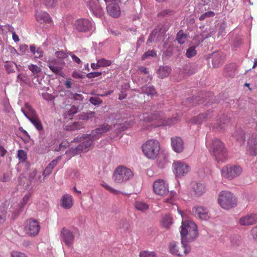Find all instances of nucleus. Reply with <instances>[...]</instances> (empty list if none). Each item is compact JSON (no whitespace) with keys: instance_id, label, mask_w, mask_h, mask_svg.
I'll return each mask as SVG.
<instances>
[{"instance_id":"obj_24","label":"nucleus","mask_w":257,"mask_h":257,"mask_svg":"<svg viewBox=\"0 0 257 257\" xmlns=\"http://www.w3.org/2000/svg\"><path fill=\"white\" fill-rule=\"evenodd\" d=\"M90 10L93 14L97 17H100L103 14V11L98 5H94L90 4Z\"/></svg>"},{"instance_id":"obj_60","label":"nucleus","mask_w":257,"mask_h":257,"mask_svg":"<svg viewBox=\"0 0 257 257\" xmlns=\"http://www.w3.org/2000/svg\"><path fill=\"white\" fill-rule=\"evenodd\" d=\"M37 49V48L34 45H32L30 46V50L34 55H36V51Z\"/></svg>"},{"instance_id":"obj_34","label":"nucleus","mask_w":257,"mask_h":257,"mask_svg":"<svg viewBox=\"0 0 257 257\" xmlns=\"http://www.w3.org/2000/svg\"><path fill=\"white\" fill-rule=\"evenodd\" d=\"M18 158L21 162H24L27 158V154L25 151L20 150L18 151Z\"/></svg>"},{"instance_id":"obj_30","label":"nucleus","mask_w":257,"mask_h":257,"mask_svg":"<svg viewBox=\"0 0 257 257\" xmlns=\"http://www.w3.org/2000/svg\"><path fill=\"white\" fill-rule=\"evenodd\" d=\"M28 68L34 75L37 76L41 71V69L36 65L30 64L28 65Z\"/></svg>"},{"instance_id":"obj_26","label":"nucleus","mask_w":257,"mask_h":257,"mask_svg":"<svg viewBox=\"0 0 257 257\" xmlns=\"http://www.w3.org/2000/svg\"><path fill=\"white\" fill-rule=\"evenodd\" d=\"M161 223L164 227L169 228L173 223L172 218L170 215L165 214L162 217Z\"/></svg>"},{"instance_id":"obj_18","label":"nucleus","mask_w":257,"mask_h":257,"mask_svg":"<svg viewBox=\"0 0 257 257\" xmlns=\"http://www.w3.org/2000/svg\"><path fill=\"white\" fill-rule=\"evenodd\" d=\"M257 221V214H247L241 217L238 221L240 225L246 226L254 224Z\"/></svg>"},{"instance_id":"obj_49","label":"nucleus","mask_w":257,"mask_h":257,"mask_svg":"<svg viewBox=\"0 0 257 257\" xmlns=\"http://www.w3.org/2000/svg\"><path fill=\"white\" fill-rule=\"evenodd\" d=\"M19 50L22 54H24L28 51V46L25 44L20 45Z\"/></svg>"},{"instance_id":"obj_4","label":"nucleus","mask_w":257,"mask_h":257,"mask_svg":"<svg viewBox=\"0 0 257 257\" xmlns=\"http://www.w3.org/2000/svg\"><path fill=\"white\" fill-rule=\"evenodd\" d=\"M142 151L147 158L154 160L157 158L159 154L160 151V143L156 140H148L143 145Z\"/></svg>"},{"instance_id":"obj_47","label":"nucleus","mask_w":257,"mask_h":257,"mask_svg":"<svg viewBox=\"0 0 257 257\" xmlns=\"http://www.w3.org/2000/svg\"><path fill=\"white\" fill-rule=\"evenodd\" d=\"M102 73L101 72H91L87 74V77L88 78H92L96 77H98L101 75Z\"/></svg>"},{"instance_id":"obj_7","label":"nucleus","mask_w":257,"mask_h":257,"mask_svg":"<svg viewBox=\"0 0 257 257\" xmlns=\"http://www.w3.org/2000/svg\"><path fill=\"white\" fill-rule=\"evenodd\" d=\"M169 249L173 254L178 256H184L190 252L191 247L186 242H185V244L181 243L180 245L175 241H172L169 244Z\"/></svg>"},{"instance_id":"obj_25","label":"nucleus","mask_w":257,"mask_h":257,"mask_svg":"<svg viewBox=\"0 0 257 257\" xmlns=\"http://www.w3.org/2000/svg\"><path fill=\"white\" fill-rule=\"evenodd\" d=\"M171 72V68L168 66L160 67L158 71V76L161 78H164L168 76Z\"/></svg>"},{"instance_id":"obj_48","label":"nucleus","mask_w":257,"mask_h":257,"mask_svg":"<svg viewBox=\"0 0 257 257\" xmlns=\"http://www.w3.org/2000/svg\"><path fill=\"white\" fill-rule=\"evenodd\" d=\"M6 213L5 210H2L0 211V224L3 223L6 220Z\"/></svg>"},{"instance_id":"obj_50","label":"nucleus","mask_w":257,"mask_h":257,"mask_svg":"<svg viewBox=\"0 0 257 257\" xmlns=\"http://www.w3.org/2000/svg\"><path fill=\"white\" fill-rule=\"evenodd\" d=\"M69 55H70L72 60L74 62H75V63H76L77 64H80L81 62L80 59L78 57H77L76 55L73 54L72 52H70L69 53Z\"/></svg>"},{"instance_id":"obj_45","label":"nucleus","mask_w":257,"mask_h":257,"mask_svg":"<svg viewBox=\"0 0 257 257\" xmlns=\"http://www.w3.org/2000/svg\"><path fill=\"white\" fill-rule=\"evenodd\" d=\"M61 157L59 156L56 159L53 160L48 166V167L53 169V168L57 164L58 162L61 160Z\"/></svg>"},{"instance_id":"obj_29","label":"nucleus","mask_w":257,"mask_h":257,"mask_svg":"<svg viewBox=\"0 0 257 257\" xmlns=\"http://www.w3.org/2000/svg\"><path fill=\"white\" fill-rule=\"evenodd\" d=\"M142 90L143 93H146L148 95H153L156 93V91L154 87L150 85L143 87Z\"/></svg>"},{"instance_id":"obj_13","label":"nucleus","mask_w":257,"mask_h":257,"mask_svg":"<svg viewBox=\"0 0 257 257\" xmlns=\"http://www.w3.org/2000/svg\"><path fill=\"white\" fill-rule=\"evenodd\" d=\"M47 65L54 73L61 75L62 70L65 65V62L63 60L49 59L47 61Z\"/></svg>"},{"instance_id":"obj_36","label":"nucleus","mask_w":257,"mask_h":257,"mask_svg":"<svg viewBox=\"0 0 257 257\" xmlns=\"http://www.w3.org/2000/svg\"><path fill=\"white\" fill-rule=\"evenodd\" d=\"M156 253L154 251H142L140 253V257H155Z\"/></svg>"},{"instance_id":"obj_41","label":"nucleus","mask_w":257,"mask_h":257,"mask_svg":"<svg viewBox=\"0 0 257 257\" xmlns=\"http://www.w3.org/2000/svg\"><path fill=\"white\" fill-rule=\"evenodd\" d=\"M11 257H28L25 253L13 251L11 253Z\"/></svg>"},{"instance_id":"obj_58","label":"nucleus","mask_w":257,"mask_h":257,"mask_svg":"<svg viewBox=\"0 0 257 257\" xmlns=\"http://www.w3.org/2000/svg\"><path fill=\"white\" fill-rule=\"evenodd\" d=\"M91 67L93 69H97L98 68H99V66H98V61H97V63H91Z\"/></svg>"},{"instance_id":"obj_43","label":"nucleus","mask_w":257,"mask_h":257,"mask_svg":"<svg viewBox=\"0 0 257 257\" xmlns=\"http://www.w3.org/2000/svg\"><path fill=\"white\" fill-rule=\"evenodd\" d=\"M208 117L207 115H205L204 114H200L197 117L195 122L196 123H200Z\"/></svg>"},{"instance_id":"obj_10","label":"nucleus","mask_w":257,"mask_h":257,"mask_svg":"<svg viewBox=\"0 0 257 257\" xmlns=\"http://www.w3.org/2000/svg\"><path fill=\"white\" fill-rule=\"evenodd\" d=\"M153 191L158 195L164 196L169 193V185L163 179H158L153 184Z\"/></svg>"},{"instance_id":"obj_38","label":"nucleus","mask_w":257,"mask_h":257,"mask_svg":"<svg viewBox=\"0 0 257 257\" xmlns=\"http://www.w3.org/2000/svg\"><path fill=\"white\" fill-rule=\"evenodd\" d=\"M43 2L47 7L53 8L56 5L57 0H43Z\"/></svg>"},{"instance_id":"obj_1","label":"nucleus","mask_w":257,"mask_h":257,"mask_svg":"<svg viewBox=\"0 0 257 257\" xmlns=\"http://www.w3.org/2000/svg\"><path fill=\"white\" fill-rule=\"evenodd\" d=\"M110 129L107 124H103L99 127L93 131L90 135H84L80 138H75L74 142L79 143L75 148L72 147L66 152V155L69 159L71 157L82 152H87L91 149L93 141L99 138V135L105 133Z\"/></svg>"},{"instance_id":"obj_19","label":"nucleus","mask_w":257,"mask_h":257,"mask_svg":"<svg viewBox=\"0 0 257 257\" xmlns=\"http://www.w3.org/2000/svg\"><path fill=\"white\" fill-rule=\"evenodd\" d=\"M195 216L201 220H207L209 218L208 210L202 206H197L193 208Z\"/></svg>"},{"instance_id":"obj_16","label":"nucleus","mask_w":257,"mask_h":257,"mask_svg":"<svg viewBox=\"0 0 257 257\" xmlns=\"http://www.w3.org/2000/svg\"><path fill=\"white\" fill-rule=\"evenodd\" d=\"M92 26V23L87 19H81L77 20L74 25V28L79 32L89 31Z\"/></svg>"},{"instance_id":"obj_42","label":"nucleus","mask_w":257,"mask_h":257,"mask_svg":"<svg viewBox=\"0 0 257 257\" xmlns=\"http://www.w3.org/2000/svg\"><path fill=\"white\" fill-rule=\"evenodd\" d=\"M238 132L234 134V137L236 138V140L238 141H243L244 140V134L242 131H239V135H237Z\"/></svg>"},{"instance_id":"obj_57","label":"nucleus","mask_w":257,"mask_h":257,"mask_svg":"<svg viewBox=\"0 0 257 257\" xmlns=\"http://www.w3.org/2000/svg\"><path fill=\"white\" fill-rule=\"evenodd\" d=\"M6 153V150L2 146H0V156L3 157Z\"/></svg>"},{"instance_id":"obj_64","label":"nucleus","mask_w":257,"mask_h":257,"mask_svg":"<svg viewBox=\"0 0 257 257\" xmlns=\"http://www.w3.org/2000/svg\"><path fill=\"white\" fill-rule=\"evenodd\" d=\"M125 97V94H122L121 95H119V99L122 100L124 99Z\"/></svg>"},{"instance_id":"obj_5","label":"nucleus","mask_w":257,"mask_h":257,"mask_svg":"<svg viewBox=\"0 0 257 257\" xmlns=\"http://www.w3.org/2000/svg\"><path fill=\"white\" fill-rule=\"evenodd\" d=\"M218 202L221 208L228 210L236 205L237 200L230 192L222 191L218 195Z\"/></svg>"},{"instance_id":"obj_59","label":"nucleus","mask_w":257,"mask_h":257,"mask_svg":"<svg viewBox=\"0 0 257 257\" xmlns=\"http://www.w3.org/2000/svg\"><path fill=\"white\" fill-rule=\"evenodd\" d=\"M13 39L16 42L19 41V37L15 33H13Z\"/></svg>"},{"instance_id":"obj_56","label":"nucleus","mask_w":257,"mask_h":257,"mask_svg":"<svg viewBox=\"0 0 257 257\" xmlns=\"http://www.w3.org/2000/svg\"><path fill=\"white\" fill-rule=\"evenodd\" d=\"M77 112V109L75 106H72L71 110L68 111V115L71 116L72 114L76 113Z\"/></svg>"},{"instance_id":"obj_40","label":"nucleus","mask_w":257,"mask_h":257,"mask_svg":"<svg viewBox=\"0 0 257 257\" xmlns=\"http://www.w3.org/2000/svg\"><path fill=\"white\" fill-rule=\"evenodd\" d=\"M214 13L212 11L206 12L202 14L199 18L200 20H203L207 17H212L214 16Z\"/></svg>"},{"instance_id":"obj_46","label":"nucleus","mask_w":257,"mask_h":257,"mask_svg":"<svg viewBox=\"0 0 257 257\" xmlns=\"http://www.w3.org/2000/svg\"><path fill=\"white\" fill-rule=\"evenodd\" d=\"M90 102L94 105H98L101 103V100L98 97H91L89 99Z\"/></svg>"},{"instance_id":"obj_12","label":"nucleus","mask_w":257,"mask_h":257,"mask_svg":"<svg viewBox=\"0 0 257 257\" xmlns=\"http://www.w3.org/2000/svg\"><path fill=\"white\" fill-rule=\"evenodd\" d=\"M28 108L29 109V112L28 113H26L23 110H22L24 114L26 117L30 121V122L35 126L37 130H38L39 131H42L43 130V126L38 116V115L36 114L34 110L32 108L29 107Z\"/></svg>"},{"instance_id":"obj_51","label":"nucleus","mask_w":257,"mask_h":257,"mask_svg":"<svg viewBox=\"0 0 257 257\" xmlns=\"http://www.w3.org/2000/svg\"><path fill=\"white\" fill-rule=\"evenodd\" d=\"M72 76L75 78H83V75L79 72L75 70L72 74Z\"/></svg>"},{"instance_id":"obj_32","label":"nucleus","mask_w":257,"mask_h":257,"mask_svg":"<svg viewBox=\"0 0 257 257\" xmlns=\"http://www.w3.org/2000/svg\"><path fill=\"white\" fill-rule=\"evenodd\" d=\"M186 38V35L181 31L177 33L176 40L179 44H182L184 43Z\"/></svg>"},{"instance_id":"obj_8","label":"nucleus","mask_w":257,"mask_h":257,"mask_svg":"<svg viewBox=\"0 0 257 257\" xmlns=\"http://www.w3.org/2000/svg\"><path fill=\"white\" fill-rule=\"evenodd\" d=\"M172 168L175 176L178 178L184 177L191 170L190 166L181 160L174 161L172 164Z\"/></svg>"},{"instance_id":"obj_11","label":"nucleus","mask_w":257,"mask_h":257,"mask_svg":"<svg viewBox=\"0 0 257 257\" xmlns=\"http://www.w3.org/2000/svg\"><path fill=\"white\" fill-rule=\"evenodd\" d=\"M107 5L108 14L111 17L116 18L119 16L120 10L118 6V0H104Z\"/></svg>"},{"instance_id":"obj_53","label":"nucleus","mask_w":257,"mask_h":257,"mask_svg":"<svg viewBox=\"0 0 257 257\" xmlns=\"http://www.w3.org/2000/svg\"><path fill=\"white\" fill-rule=\"evenodd\" d=\"M52 169H51L50 168L48 167V166L46 168V169L44 170V172H43V175L44 176V177H47V176H48L49 174H50V173H51L52 172Z\"/></svg>"},{"instance_id":"obj_62","label":"nucleus","mask_w":257,"mask_h":257,"mask_svg":"<svg viewBox=\"0 0 257 257\" xmlns=\"http://www.w3.org/2000/svg\"><path fill=\"white\" fill-rule=\"evenodd\" d=\"M71 82L70 81L67 80L66 82V86L67 88H70L71 87Z\"/></svg>"},{"instance_id":"obj_39","label":"nucleus","mask_w":257,"mask_h":257,"mask_svg":"<svg viewBox=\"0 0 257 257\" xmlns=\"http://www.w3.org/2000/svg\"><path fill=\"white\" fill-rule=\"evenodd\" d=\"M156 56V53L155 51L153 50L148 51L143 55L142 56V59L144 60L149 57H155Z\"/></svg>"},{"instance_id":"obj_14","label":"nucleus","mask_w":257,"mask_h":257,"mask_svg":"<svg viewBox=\"0 0 257 257\" xmlns=\"http://www.w3.org/2000/svg\"><path fill=\"white\" fill-rule=\"evenodd\" d=\"M25 229L29 235L35 236L39 232L40 226L37 220L30 219L26 221Z\"/></svg>"},{"instance_id":"obj_28","label":"nucleus","mask_w":257,"mask_h":257,"mask_svg":"<svg viewBox=\"0 0 257 257\" xmlns=\"http://www.w3.org/2000/svg\"><path fill=\"white\" fill-rule=\"evenodd\" d=\"M5 67L7 71L10 73L15 71L17 68V65L13 62H6L5 64Z\"/></svg>"},{"instance_id":"obj_61","label":"nucleus","mask_w":257,"mask_h":257,"mask_svg":"<svg viewBox=\"0 0 257 257\" xmlns=\"http://www.w3.org/2000/svg\"><path fill=\"white\" fill-rule=\"evenodd\" d=\"M140 70L141 72H144V73H147V72H148L147 68L144 67H140Z\"/></svg>"},{"instance_id":"obj_37","label":"nucleus","mask_w":257,"mask_h":257,"mask_svg":"<svg viewBox=\"0 0 257 257\" xmlns=\"http://www.w3.org/2000/svg\"><path fill=\"white\" fill-rule=\"evenodd\" d=\"M55 55L58 58V60H63L68 56V54L63 51L56 52Z\"/></svg>"},{"instance_id":"obj_55","label":"nucleus","mask_w":257,"mask_h":257,"mask_svg":"<svg viewBox=\"0 0 257 257\" xmlns=\"http://www.w3.org/2000/svg\"><path fill=\"white\" fill-rule=\"evenodd\" d=\"M251 233L254 239L257 241V227H255L252 229Z\"/></svg>"},{"instance_id":"obj_9","label":"nucleus","mask_w":257,"mask_h":257,"mask_svg":"<svg viewBox=\"0 0 257 257\" xmlns=\"http://www.w3.org/2000/svg\"><path fill=\"white\" fill-rule=\"evenodd\" d=\"M242 172V168L237 165H227L221 169V175L224 178L231 180L239 176Z\"/></svg>"},{"instance_id":"obj_33","label":"nucleus","mask_w":257,"mask_h":257,"mask_svg":"<svg viewBox=\"0 0 257 257\" xmlns=\"http://www.w3.org/2000/svg\"><path fill=\"white\" fill-rule=\"evenodd\" d=\"M98 66L99 67H107L111 65V62L110 60H106L103 58L97 60Z\"/></svg>"},{"instance_id":"obj_22","label":"nucleus","mask_w":257,"mask_h":257,"mask_svg":"<svg viewBox=\"0 0 257 257\" xmlns=\"http://www.w3.org/2000/svg\"><path fill=\"white\" fill-rule=\"evenodd\" d=\"M169 198L165 199L164 201L165 203H167L169 205L172 206V209H177L178 210V212L181 214V211L178 210V207L177 205L176 201H177V194L175 192L171 191L169 193Z\"/></svg>"},{"instance_id":"obj_6","label":"nucleus","mask_w":257,"mask_h":257,"mask_svg":"<svg viewBox=\"0 0 257 257\" xmlns=\"http://www.w3.org/2000/svg\"><path fill=\"white\" fill-rule=\"evenodd\" d=\"M133 177V172L124 166H119L116 168L113 176L114 181L119 183L127 181Z\"/></svg>"},{"instance_id":"obj_15","label":"nucleus","mask_w":257,"mask_h":257,"mask_svg":"<svg viewBox=\"0 0 257 257\" xmlns=\"http://www.w3.org/2000/svg\"><path fill=\"white\" fill-rule=\"evenodd\" d=\"M206 191L204 184L197 182H192L191 184L190 193L192 195L198 197L202 196Z\"/></svg>"},{"instance_id":"obj_54","label":"nucleus","mask_w":257,"mask_h":257,"mask_svg":"<svg viewBox=\"0 0 257 257\" xmlns=\"http://www.w3.org/2000/svg\"><path fill=\"white\" fill-rule=\"evenodd\" d=\"M43 51L40 48H37L36 51V55H34L35 56V57L37 58H40L43 56Z\"/></svg>"},{"instance_id":"obj_52","label":"nucleus","mask_w":257,"mask_h":257,"mask_svg":"<svg viewBox=\"0 0 257 257\" xmlns=\"http://www.w3.org/2000/svg\"><path fill=\"white\" fill-rule=\"evenodd\" d=\"M26 77L23 75L22 74H19L17 76V81L18 82H20L21 81L26 82Z\"/></svg>"},{"instance_id":"obj_2","label":"nucleus","mask_w":257,"mask_h":257,"mask_svg":"<svg viewBox=\"0 0 257 257\" xmlns=\"http://www.w3.org/2000/svg\"><path fill=\"white\" fill-rule=\"evenodd\" d=\"M180 233L182 243L192 242L198 236L197 226L191 220L183 219L180 227Z\"/></svg>"},{"instance_id":"obj_20","label":"nucleus","mask_w":257,"mask_h":257,"mask_svg":"<svg viewBox=\"0 0 257 257\" xmlns=\"http://www.w3.org/2000/svg\"><path fill=\"white\" fill-rule=\"evenodd\" d=\"M62 240L68 245H71L74 241V235L68 229L63 228L61 231Z\"/></svg>"},{"instance_id":"obj_35","label":"nucleus","mask_w":257,"mask_h":257,"mask_svg":"<svg viewBox=\"0 0 257 257\" xmlns=\"http://www.w3.org/2000/svg\"><path fill=\"white\" fill-rule=\"evenodd\" d=\"M30 194H26L22 199V200L20 203V210H21L24 206L28 203L30 198Z\"/></svg>"},{"instance_id":"obj_44","label":"nucleus","mask_w":257,"mask_h":257,"mask_svg":"<svg viewBox=\"0 0 257 257\" xmlns=\"http://www.w3.org/2000/svg\"><path fill=\"white\" fill-rule=\"evenodd\" d=\"M103 186L107 190H108L109 192H110L111 193L115 194V195H118L119 193H120L119 191L111 188V187H110L109 186H108V185L107 184H104V185H103Z\"/></svg>"},{"instance_id":"obj_63","label":"nucleus","mask_w":257,"mask_h":257,"mask_svg":"<svg viewBox=\"0 0 257 257\" xmlns=\"http://www.w3.org/2000/svg\"><path fill=\"white\" fill-rule=\"evenodd\" d=\"M214 127L218 130H222L223 128V127L221 126V124H217L216 125L214 126Z\"/></svg>"},{"instance_id":"obj_17","label":"nucleus","mask_w":257,"mask_h":257,"mask_svg":"<svg viewBox=\"0 0 257 257\" xmlns=\"http://www.w3.org/2000/svg\"><path fill=\"white\" fill-rule=\"evenodd\" d=\"M171 147L177 153H182L184 149V144L182 139L178 137H173L171 139Z\"/></svg>"},{"instance_id":"obj_23","label":"nucleus","mask_w":257,"mask_h":257,"mask_svg":"<svg viewBox=\"0 0 257 257\" xmlns=\"http://www.w3.org/2000/svg\"><path fill=\"white\" fill-rule=\"evenodd\" d=\"M73 205V197L69 194H64L61 198V206L65 209H69Z\"/></svg>"},{"instance_id":"obj_3","label":"nucleus","mask_w":257,"mask_h":257,"mask_svg":"<svg viewBox=\"0 0 257 257\" xmlns=\"http://www.w3.org/2000/svg\"><path fill=\"white\" fill-rule=\"evenodd\" d=\"M209 151L218 162H223L226 159L227 152L224 144L219 139H214L209 146Z\"/></svg>"},{"instance_id":"obj_31","label":"nucleus","mask_w":257,"mask_h":257,"mask_svg":"<svg viewBox=\"0 0 257 257\" xmlns=\"http://www.w3.org/2000/svg\"><path fill=\"white\" fill-rule=\"evenodd\" d=\"M197 52L195 46L189 47L186 51V56L187 58H191L196 55Z\"/></svg>"},{"instance_id":"obj_27","label":"nucleus","mask_w":257,"mask_h":257,"mask_svg":"<svg viewBox=\"0 0 257 257\" xmlns=\"http://www.w3.org/2000/svg\"><path fill=\"white\" fill-rule=\"evenodd\" d=\"M135 207L138 210L145 211L149 208V205L143 201L137 200L135 203Z\"/></svg>"},{"instance_id":"obj_21","label":"nucleus","mask_w":257,"mask_h":257,"mask_svg":"<svg viewBox=\"0 0 257 257\" xmlns=\"http://www.w3.org/2000/svg\"><path fill=\"white\" fill-rule=\"evenodd\" d=\"M35 18L37 21L40 23H49L51 18L49 14L45 12L37 11L35 13Z\"/></svg>"}]
</instances>
